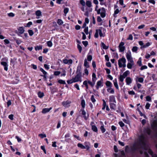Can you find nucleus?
Returning <instances> with one entry per match:
<instances>
[{"instance_id": "1", "label": "nucleus", "mask_w": 157, "mask_h": 157, "mask_svg": "<svg viewBox=\"0 0 157 157\" xmlns=\"http://www.w3.org/2000/svg\"><path fill=\"white\" fill-rule=\"evenodd\" d=\"M132 149L134 150L139 151L140 154H142L144 151L145 155L147 157L148 155L145 151H147L149 154L152 155V157H157L156 155H152V151L149 149L148 146L146 144L145 138L143 135L141 136L140 137L139 142L133 145Z\"/></svg>"}, {"instance_id": "2", "label": "nucleus", "mask_w": 157, "mask_h": 157, "mask_svg": "<svg viewBox=\"0 0 157 157\" xmlns=\"http://www.w3.org/2000/svg\"><path fill=\"white\" fill-rule=\"evenodd\" d=\"M127 59L128 61L127 67L128 69H131L134 65V61L132 57L131 53L130 50L128 51L126 54Z\"/></svg>"}, {"instance_id": "3", "label": "nucleus", "mask_w": 157, "mask_h": 157, "mask_svg": "<svg viewBox=\"0 0 157 157\" xmlns=\"http://www.w3.org/2000/svg\"><path fill=\"white\" fill-rule=\"evenodd\" d=\"M126 62V59L124 57H122L121 59H119L118 60L119 67H125L126 66L125 64Z\"/></svg>"}, {"instance_id": "4", "label": "nucleus", "mask_w": 157, "mask_h": 157, "mask_svg": "<svg viewBox=\"0 0 157 157\" xmlns=\"http://www.w3.org/2000/svg\"><path fill=\"white\" fill-rule=\"evenodd\" d=\"M130 74V72L129 71L127 70L122 75H121L119 78V79L120 81L123 82L124 79L128 75Z\"/></svg>"}, {"instance_id": "5", "label": "nucleus", "mask_w": 157, "mask_h": 157, "mask_svg": "<svg viewBox=\"0 0 157 157\" xmlns=\"http://www.w3.org/2000/svg\"><path fill=\"white\" fill-rule=\"evenodd\" d=\"M82 73L77 74V75L75 78H73L74 82H81L82 81Z\"/></svg>"}, {"instance_id": "6", "label": "nucleus", "mask_w": 157, "mask_h": 157, "mask_svg": "<svg viewBox=\"0 0 157 157\" xmlns=\"http://www.w3.org/2000/svg\"><path fill=\"white\" fill-rule=\"evenodd\" d=\"M124 42H121L119 44L118 47L119 51L121 52H123L125 49V47L124 46Z\"/></svg>"}, {"instance_id": "7", "label": "nucleus", "mask_w": 157, "mask_h": 157, "mask_svg": "<svg viewBox=\"0 0 157 157\" xmlns=\"http://www.w3.org/2000/svg\"><path fill=\"white\" fill-rule=\"evenodd\" d=\"M18 30V35L19 36H21V35L23 34L25 32L24 28L22 27H19Z\"/></svg>"}, {"instance_id": "8", "label": "nucleus", "mask_w": 157, "mask_h": 157, "mask_svg": "<svg viewBox=\"0 0 157 157\" xmlns=\"http://www.w3.org/2000/svg\"><path fill=\"white\" fill-rule=\"evenodd\" d=\"M1 64L4 67V69L6 71L8 70V65L7 63L6 62L2 61L1 62Z\"/></svg>"}, {"instance_id": "9", "label": "nucleus", "mask_w": 157, "mask_h": 157, "mask_svg": "<svg viewBox=\"0 0 157 157\" xmlns=\"http://www.w3.org/2000/svg\"><path fill=\"white\" fill-rule=\"evenodd\" d=\"M71 103L70 101H67L62 102V105L65 107H68L70 106L69 104Z\"/></svg>"}, {"instance_id": "10", "label": "nucleus", "mask_w": 157, "mask_h": 157, "mask_svg": "<svg viewBox=\"0 0 157 157\" xmlns=\"http://www.w3.org/2000/svg\"><path fill=\"white\" fill-rule=\"evenodd\" d=\"M105 9L104 8L102 7L101 8V12L100 14L102 17L104 18L105 17Z\"/></svg>"}, {"instance_id": "11", "label": "nucleus", "mask_w": 157, "mask_h": 157, "mask_svg": "<svg viewBox=\"0 0 157 157\" xmlns=\"http://www.w3.org/2000/svg\"><path fill=\"white\" fill-rule=\"evenodd\" d=\"M63 62L65 64H71L72 63V60L71 59L67 60V59H64L63 60Z\"/></svg>"}, {"instance_id": "12", "label": "nucleus", "mask_w": 157, "mask_h": 157, "mask_svg": "<svg viewBox=\"0 0 157 157\" xmlns=\"http://www.w3.org/2000/svg\"><path fill=\"white\" fill-rule=\"evenodd\" d=\"M85 149L87 150H89L90 147V142H85L84 144Z\"/></svg>"}, {"instance_id": "13", "label": "nucleus", "mask_w": 157, "mask_h": 157, "mask_svg": "<svg viewBox=\"0 0 157 157\" xmlns=\"http://www.w3.org/2000/svg\"><path fill=\"white\" fill-rule=\"evenodd\" d=\"M126 84L127 85H129L132 82V79L130 77H127L125 79Z\"/></svg>"}, {"instance_id": "14", "label": "nucleus", "mask_w": 157, "mask_h": 157, "mask_svg": "<svg viewBox=\"0 0 157 157\" xmlns=\"http://www.w3.org/2000/svg\"><path fill=\"white\" fill-rule=\"evenodd\" d=\"M103 86L102 81L101 80L98 81L97 83V85L96 86L97 89L98 90L100 87Z\"/></svg>"}, {"instance_id": "15", "label": "nucleus", "mask_w": 157, "mask_h": 157, "mask_svg": "<svg viewBox=\"0 0 157 157\" xmlns=\"http://www.w3.org/2000/svg\"><path fill=\"white\" fill-rule=\"evenodd\" d=\"M109 100L110 103L113 102L115 103H116L115 98L114 97L113 95L110 96H109Z\"/></svg>"}, {"instance_id": "16", "label": "nucleus", "mask_w": 157, "mask_h": 157, "mask_svg": "<svg viewBox=\"0 0 157 157\" xmlns=\"http://www.w3.org/2000/svg\"><path fill=\"white\" fill-rule=\"evenodd\" d=\"M52 109V107L49 108H44L42 109V112L43 113L45 114L49 112Z\"/></svg>"}, {"instance_id": "17", "label": "nucleus", "mask_w": 157, "mask_h": 157, "mask_svg": "<svg viewBox=\"0 0 157 157\" xmlns=\"http://www.w3.org/2000/svg\"><path fill=\"white\" fill-rule=\"evenodd\" d=\"M82 111V114L84 116L83 117L85 120H86L88 118V116H86V112L83 110H81Z\"/></svg>"}, {"instance_id": "18", "label": "nucleus", "mask_w": 157, "mask_h": 157, "mask_svg": "<svg viewBox=\"0 0 157 157\" xmlns=\"http://www.w3.org/2000/svg\"><path fill=\"white\" fill-rule=\"evenodd\" d=\"M107 90L108 92H109L111 94H113L114 93V90L112 87H109L107 89Z\"/></svg>"}, {"instance_id": "19", "label": "nucleus", "mask_w": 157, "mask_h": 157, "mask_svg": "<svg viewBox=\"0 0 157 157\" xmlns=\"http://www.w3.org/2000/svg\"><path fill=\"white\" fill-rule=\"evenodd\" d=\"M115 103H110V106L111 109L115 110L116 108V105Z\"/></svg>"}, {"instance_id": "20", "label": "nucleus", "mask_w": 157, "mask_h": 157, "mask_svg": "<svg viewBox=\"0 0 157 157\" xmlns=\"http://www.w3.org/2000/svg\"><path fill=\"white\" fill-rule=\"evenodd\" d=\"M105 85L107 87H109V88L112 87V84L111 82L108 81L106 82Z\"/></svg>"}, {"instance_id": "21", "label": "nucleus", "mask_w": 157, "mask_h": 157, "mask_svg": "<svg viewBox=\"0 0 157 157\" xmlns=\"http://www.w3.org/2000/svg\"><path fill=\"white\" fill-rule=\"evenodd\" d=\"M113 83H114V85L115 86V87H116V88L117 89H119V86L117 84V80L116 79H115L114 80H113Z\"/></svg>"}, {"instance_id": "22", "label": "nucleus", "mask_w": 157, "mask_h": 157, "mask_svg": "<svg viewBox=\"0 0 157 157\" xmlns=\"http://www.w3.org/2000/svg\"><path fill=\"white\" fill-rule=\"evenodd\" d=\"M98 33L99 34V36L100 37H104L105 36V35L103 34L101 30L100 29H98Z\"/></svg>"}, {"instance_id": "23", "label": "nucleus", "mask_w": 157, "mask_h": 157, "mask_svg": "<svg viewBox=\"0 0 157 157\" xmlns=\"http://www.w3.org/2000/svg\"><path fill=\"white\" fill-rule=\"evenodd\" d=\"M84 65L86 67H89V63L88 62H87V60L86 59H85L84 60Z\"/></svg>"}, {"instance_id": "24", "label": "nucleus", "mask_w": 157, "mask_h": 157, "mask_svg": "<svg viewBox=\"0 0 157 157\" xmlns=\"http://www.w3.org/2000/svg\"><path fill=\"white\" fill-rule=\"evenodd\" d=\"M150 45V44L149 42H147L146 43L145 45H143L141 47V48H146L147 47L149 46Z\"/></svg>"}, {"instance_id": "25", "label": "nucleus", "mask_w": 157, "mask_h": 157, "mask_svg": "<svg viewBox=\"0 0 157 157\" xmlns=\"http://www.w3.org/2000/svg\"><path fill=\"white\" fill-rule=\"evenodd\" d=\"M77 146L78 147L81 148V149H85V146L83 145V144H80V143L78 144H77Z\"/></svg>"}, {"instance_id": "26", "label": "nucleus", "mask_w": 157, "mask_h": 157, "mask_svg": "<svg viewBox=\"0 0 157 157\" xmlns=\"http://www.w3.org/2000/svg\"><path fill=\"white\" fill-rule=\"evenodd\" d=\"M38 97L40 98H42L44 95V93L40 91L38 92Z\"/></svg>"}, {"instance_id": "27", "label": "nucleus", "mask_w": 157, "mask_h": 157, "mask_svg": "<svg viewBox=\"0 0 157 157\" xmlns=\"http://www.w3.org/2000/svg\"><path fill=\"white\" fill-rule=\"evenodd\" d=\"M92 130L95 132H97L98 131V129L97 127L95 125H92Z\"/></svg>"}, {"instance_id": "28", "label": "nucleus", "mask_w": 157, "mask_h": 157, "mask_svg": "<svg viewBox=\"0 0 157 157\" xmlns=\"http://www.w3.org/2000/svg\"><path fill=\"white\" fill-rule=\"evenodd\" d=\"M101 46L104 49H107L108 48V47L106 46L103 42L101 43Z\"/></svg>"}, {"instance_id": "29", "label": "nucleus", "mask_w": 157, "mask_h": 157, "mask_svg": "<svg viewBox=\"0 0 157 157\" xmlns=\"http://www.w3.org/2000/svg\"><path fill=\"white\" fill-rule=\"evenodd\" d=\"M81 69V67L80 66H78L77 67V71H76L77 74H78L79 73H82L80 72Z\"/></svg>"}, {"instance_id": "30", "label": "nucleus", "mask_w": 157, "mask_h": 157, "mask_svg": "<svg viewBox=\"0 0 157 157\" xmlns=\"http://www.w3.org/2000/svg\"><path fill=\"white\" fill-rule=\"evenodd\" d=\"M86 6L89 7H90L91 6V3L90 1H87L86 2Z\"/></svg>"}, {"instance_id": "31", "label": "nucleus", "mask_w": 157, "mask_h": 157, "mask_svg": "<svg viewBox=\"0 0 157 157\" xmlns=\"http://www.w3.org/2000/svg\"><path fill=\"white\" fill-rule=\"evenodd\" d=\"M67 82L68 84H71L73 82H75L73 78L71 80H67Z\"/></svg>"}, {"instance_id": "32", "label": "nucleus", "mask_w": 157, "mask_h": 157, "mask_svg": "<svg viewBox=\"0 0 157 157\" xmlns=\"http://www.w3.org/2000/svg\"><path fill=\"white\" fill-rule=\"evenodd\" d=\"M57 23L59 25H62L63 23V21L60 19H58V20Z\"/></svg>"}, {"instance_id": "33", "label": "nucleus", "mask_w": 157, "mask_h": 157, "mask_svg": "<svg viewBox=\"0 0 157 157\" xmlns=\"http://www.w3.org/2000/svg\"><path fill=\"white\" fill-rule=\"evenodd\" d=\"M36 15L37 16H40L41 15V11L40 10H37L36 12Z\"/></svg>"}, {"instance_id": "34", "label": "nucleus", "mask_w": 157, "mask_h": 157, "mask_svg": "<svg viewBox=\"0 0 157 157\" xmlns=\"http://www.w3.org/2000/svg\"><path fill=\"white\" fill-rule=\"evenodd\" d=\"M58 82L61 84H66V82L65 81L61 80V79H59L58 80Z\"/></svg>"}, {"instance_id": "35", "label": "nucleus", "mask_w": 157, "mask_h": 157, "mask_svg": "<svg viewBox=\"0 0 157 157\" xmlns=\"http://www.w3.org/2000/svg\"><path fill=\"white\" fill-rule=\"evenodd\" d=\"M138 47L136 46L133 47L132 49V51L133 52H136L138 50Z\"/></svg>"}, {"instance_id": "36", "label": "nucleus", "mask_w": 157, "mask_h": 157, "mask_svg": "<svg viewBox=\"0 0 157 157\" xmlns=\"http://www.w3.org/2000/svg\"><path fill=\"white\" fill-rule=\"evenodd\" d=\"M35 48L36 51L38 50H41L42 49V46H36L35 47Z\"/></svg>"}, {"instance_id": "37", "label": "nucleus", "mask_w": 157, "mask_h": 157, "mask_svg": "<svg viewBox=\"0 0 157 157\" xmlns=\"http://www.w3.org/2000/svg\"><path fill=\"white\" fill-rule=\"evenodd\" d=\"M137 63L140 66H141L142 65V62H141V58H140L139 59L138 61L137 62Z\"/></svg>"}, {"instance_id": "38", "label": "nucleus", "mask_w": 157, "mask_h": 157, "mask_svg": "<svg viewBox=\"0 0 157 157\" xmlns=\"http://www.w3.org/2000/svg\"><path fill=\"white\" fill-rule=\"evenodd\" d=\"M81 104L82 107L84 108L85 107V102L84 100H82L81 101Z\"/></svg>"}, {"instance_id": "39", "label": "nucleus", "mask_w": 157, "mask_h": 157, "mask_svg": "<svg viewBox=\"0 0 157 157\" xmlns=\"http://www.w3.org/2000/svg\"><path fill=\"white\" fill-rule=\"evenodd\" d=\"M77 48L80 53H81L82 50V48L81 46L79 44L77 45Z\"/></svg>"}, {"instance_id": "40", "label": "nucleus", "mask_w": 157, "mask_h": 157, "mask_svg": "<svg viewBox=\"0 0 157 157\" xmlns=\"http://www.w3.org/2000/svg\"><path fill=\"white\" fill-rule=\"evenodd\" d=\"M88 83L92 87H93L95 84V83H94L93 82H91V81L90 80L88 81Z\"/></svg>"}, {"instance_id": "41", "label": "nucleus", "mask_w": 157, "mask_h": 157, "mask_svg": "<svg viewBox=\"0 0 157 157\" xmlns=\"http://www.w3.org/2000/svg\"><path fill=\"white\" fill-rule=\"evenodd\" d=\"M98 34L99 33L98 32V29H96V32L94 35V37L96 38H98Z\"/></svg>"}, {"instance_id": "42", "label": "nucleus", "mask_w": 157, "mask_h": 157, "mask_svg": "<svg viewBox=\"0 0 157 157\" xmlns=\"http://www.w3.org/2000/svg\"><path fill=\"white\" fill-rule=\"evenodd\" d=\"M47 44L48 46L49 47H51L52 45V43L50 41H48Z\"/></svg>"}, {"instance_id": "43", "label": "nucleus", "mask_w": 157, "mask_h": 157, "mask_svg": "<svg viewBox=\"0 0 157 157\" xmlns=\"http://www.w3.org/2000/svg\"><path fill=\"white\" fill-rule=\"evenodd\" d=\"M7 14L8 16L10 17H13L15 16L14 13L12 12L8 13Z\"/></svg>"}, {"instance_id": "44", "label": "nucleus", "mask_w": 157, "mask_h": 157, "mask_svg": "<svg viewBox=\"0 0 157 157\" xmlns=\"http://www.w3.org/2000/svg\"><path fill=\"white\" fill-rule=\"evenodd\" d=\"M28 33L30 36H32L33 35L34 33L32 30H28Z\"/></svg>"}, {"instance_id": "45", "label": "nucleus", "mask_w": 157, "mask_h": 157, "mask_svg": "<svg viewBox=\"0 0 157 157\" xmlns=\"http://www.w3.org/2000/svg\"><path fill=\"white\" fill-rule=\"evenodd\" d=\"M91 100L92 102L93 103H94V102L96 101V100L94 98V95H92L91 98Z\"/></svg>"}, {"instance_id": "46", "label": "nucleus", "mask_w": 157, "mask_h": 157, "mask_svg": "<svg viewBox=\"0 0 157 157\" xmlns=\"http://www.w3.org/2000/svg\"><path fill=\"white\" fill-rule=\"evenodd\" d=\"M84 32L86 35L89 34L88 27L85 28L84 29Z\"/></svg>"}, {"instance_id": "47", "label": "nucleus", "mask_w": 157, "mask_h": 157, "mask_svg": "<svg viewBox=\"0 0 157 157\" xmlns=\"http://www.w3.org/2000/svg\"><path fill=\"white\" fill-rule=\"evenodd\" d=\"M138 81L140 83L143 82L144 81V78H143L140 77L138 78Z\"/></svg>"}, {"instance_id": "48", "label": "nucleus", "mask_w": 157, "mask_h": 157, "mask_svg": "<svg viewBox=\"0 0 157 157\" xmlns=\"http://www.w3.org/2000/svg\"><path fill=\"white\" fill-rule=\"evenodd\" d=\"M100 129L102 133H104L105 131V129L104 128L103 126H101V127Z\"/></svg>"}, {"instance_id": "49", "label": "nucleus", "mask_w": 157, "mask_h": 157, "mask_svg": "<svg viewBox=\"0 0 157 157\" xmlns=\"http://www.w3.org/2000/svg\"><path fill=\"white\" fill-rule=\"evenodd\" d=\"M39 136L42 138H43L46 137V136L45 134H40L39 135Z\"/></svg>"}, {"instance_id": "50", "label": "nucleus", "mask_w": 157, "mask_h": 157, "mask_svg": "<svg viewBox=\"0 0 157 157\" xmlns=\"http://www.w3.org/2000/svg\"><path fill=\"white\" fill-rule=\"evenodd\" d=\"M40 70L41 71L44 75H46L47 74V72L45 71L43 69L41 68L40 69Z\"/></svg>"}, {"instance_id": "51", "label": "nucleus", "mask_w": 157, "mask_h": 157, "mask_svg": "<svg viewBox=\"0 0 157 157\" xmlns=\"http://www.w3.org/2000/svg\"><path fill=\"white\" fill-rule=\"evenodd\" d=\"M133 39V36L132 34H129L128 37L127 38L128 40H132Z\"/></svg>"}, {"instance_id": "52", "label": "nucleus", "mask_w": 157, "mask_h": 157, "mask_svg": "<svg viewBox=\"0 0 157 157\" xmlns=\"http://www.w3.org/2000/svg\"><path fill=\"white\" fill-rule=\"evenodd\" d=\"M33 24V23L31 21H30V22H29L27 24V25H26V26H25V27H30V26L32 25Z\"/></svg>"}, {"instance_id": "53", "label": "nucleus", "mask_w": 157, "mask_h": 157, "mask_svg": "<svg viewBox=\"0 0 157 157\" xmlns=\"http://www.w3.org/2000/svg\"><path fill=\"white\" fill-rule=\"evenodd\" d=\"M69 9L67 8H66L64 9V12L65 14H66L68 12Z\"/></svg>"}, {"instance_id": "54", "label": "nucleus", "mask_w": 157, "mask_h": 157, "mask_svg": "<svg viewBox=\"0 0 157 157\" xmlns=\"http://www.w3.org/2000/svg\"><path fill=\"white\" fill-rule=\"evenodd\" d=\"M60 74V72L59 71H56L54 73V75H58Z\"/></svg>"}, {"instance_id": "55", "label": "nucleus", "mask_w": 157, "mask_h": 157, "mask_svg": "<svg viewBox=\"0 0 157 157\" xmlns=\"http://www.w3.org/2000/svg\"><path fill=\"white\" fill-rule=\"evenodd\" d=\"M146 99L147 101H151V97L149 96H148L146 97Z\"/></svg>"}, {"instance_id": "56", "label": "nucleus", "mask_w": 157, "mask_h": 157, "mask_svg": "<svg viewBox=\"0 0 157 157\" xmlns=\"http://www.w3.org/2000/svg\"><path fill=\"white\" fill-rule=\"evenodd\" d=\"M82 43L85 46V47H86L88 44V42L87 41H83L82 42Z\"/></svg>"}, {"instance_id": "57", "label": "nucleus", "mask_w": 157, "mask_h": 157, "mask_svg": "<svg viewBox=\"0 0 157 157\" xmlns=\"http://www.w3.org/2000/svg\"><path fill=\"white\" fill-rule=\"evenodd\" d=\"M119 124L121 127H122L124 125V124L122 121H120L119 122Z\"/></svg>"}, {"instance_id": "58", "label": "nucleus", "mask_w": 157, "mask_h": 157, "mask_svg": "<svg viewBox=\"0 0 157 157\" xmlns=\"http://www.w3.org/2000/svg\"><path fill=\"white\" fill-rule=\"evenodd\" d=\"M13 114H10L9 116L8 117L11 120H12L13 119Z\"/></svg>"}, {"instance_id": "59", "label": "nucleus", "mask_w": 157, "mask_h": 157, "mask_svg": "<svg viewBox=\"0 0 157 157\" xmlns=\"http://www.w3.org/2000/svg\"><path fill=\"white\" fill-rule=\"evenodd\" d=\"M80 3L83 6H84L85 5V2L83 0H81Z\"/></svg>"}, {"instance_id": "60", "label": "nucleus", "mask_w": 157, "mask_h": 157, "mask_svg": "<svg viewBox=\"0 0 157 157\" xmlns=\"http://www.w3.org/2000/svg\"><path fill=\"white\" fill-rule=\"evenodd\" d=\"M146 132L149 135L150 134L151 130L149 128H147L146 130Z\"/></svg>"}, {"instance_id": "61", "label": "nucleus", "mask_w": 157, "mask_h": 157, "mask_svg": "<svg viewBox=\"0 0 157 157\" xmlns=\"http://www.w3.org/2000/svg\"><path fill=\"white\" fill-rule=\"evenodd\" d=\"M92 59V56L91 55L88 56H87V59L89 61H91Z\"/></svg>"}, {"instance_id": "62", "label": "nucleus", "mask_w": 157, "mask_h": 157, "mask_svg": "<svg viewBox=\"0 0 157 157\" xmlns=\"http://www.w3.org/2000/svg\"><path fill=\"white\" fill-rule=\"evenodd\" d=\"M114 150L116 152H117L118 151V150L116 146L114 145Z\"/></svg>"}, {"instance_id": "63", "label": "nucleus", "mask_w": 157, "mask_h": 157, "mask_svg": "<svg viewBox=\"0 0 157 157\" xmlns=\"http://www.w3.org/2000/svg\"><path fill=\"white\" fill-rule=\"evenodd\" d=\"M150 105L149 103H147L146 105L145 108L146 109H148L150 106Z\"/></svg>"}, {"instance_id": "64", "label": "nucleus", "mask_w": 157, "mask_h": 157, "mask_svg": "<svg viewBox=\"0 0 157 157\" xmlns=\"http://www.w3.org/2000/svg\"><path fill=\"white\" fill-rule=\"evenodd\" d=\"M147 68V67L146 65H144L142 66L140 68V70H142L144 69H146Z\"/></svg>"}]
</instances>
